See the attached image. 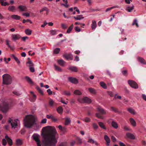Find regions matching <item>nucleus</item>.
Returning a JSON list of instances; mask_svg holds the SVG:
<instances>
[{
    "label": "nucleus",
    "instance_id": "1",
    "mask_svg": "<svg viewBox=\"0 0 146 146\" xmlns=\"http://www.w3.org/2000/svg\"><path fill=\"white\" fill-rule=\"evenodd\" d=\"M43 129L46 130V131L41 134L44 146H55L57 141L56 135L57 134V132L55 127L48 126L44 127L42 130Z\"/></svg>",
    "mask_w": 146,
    "mask_h": 146
},
{
    "label": "nucleus",
    "instance_id": "2",
    "mask_svg": "<svg viewBox=\"0 0 146 146\" xmlns=\"http://www.w3.org/2000/svg\"><path fill=\"white\" fill-rule=\"evenodd\" d=\"M37 119L32 115H27L24 119V126L27 128L31 127L33 125L36 124V121Z\"/></svg>",
    "mask_w": 146,
    "mask_h": 146
},
{
    "label": "nucleus",
    "instance_id": "3",
    "mask_svg": "<svg viewBox=\"0 0 146 146\" xmlns=\"http://www.w3.org/2000/svg\"><path fill=\"white\" fill-rule=\"evenodd\" d=\"M3 84L5 85H9L11 84L12 79L11 76L9 74H5L3 76Z\"/></svg>",
    "mask_w": 146,
    "mask_h": 146
},
{
    "label": "nucleus",
    "instance_id": "4",
    "mask_svg": "<svg viewBox=\"0 0 146 146\" xmlns=\"http://www.w3.org/2000/svg\"><path fill=\"white\" fill-rule=\"evenodd\" d=\"M9 109V104L7 101H4L0 105V110L4 113L7 112Z\"/></svg>",
    "mask_w": 146,
    "mask_h": 146
},
{
    "label": "nucleus",
    "instance_id": "5",
    "mask_svg": "<svg viewBox=\"0 0 146 146\" xmlns=\"http://www.w3.org/2000/svg\"><path fill=\"white\" fill-rule=\"evenodd\" d=\"M78 101L79 102L82 103H90L91 102V99L87 97H85L83 98H78Z\"/></svg>",
    "mask_w": 146,
    "mask_h": 146
},
{
    "label": "nucleus",
    "instance_id": "6",
    "mask_svg": "<svg viewBox=\"0 0 146 146\" xmlns=\"http://www.w3.org/2000/svg\"><path fill=\"white\" fill-rule=\"evenodd\" d=\"M128 83L130 86L133 88L137 89L138 88V86L137 84L133 80H129L128 81Z\"/></svg>",
    "mask_w": 146,
    "mask_h": 146
},
{
    "label": "nucleus",
    "instance_id": "7",
    "mask_svg": "<svg viewBox=\"0 0 146 146\" xmlns=\"http://www.w3.org/2000/svg\"><path fill=\"white\" fill-rule=\"evenodd\" d=\"M39 135H33L32 137L33 139L36 142L37 146H41L40 142L39 139Z\"/></svg>",
    "mask_w": 146,
    "mask_h": 146
},
{
    "label": "nucleus",
    "instance_id": "8",
    "mask_svg": "<svg viewBox=\"0 0 146 146\" xmlns=\"http://www.w3.org/2000/svg\"><path fill=\"white\" fill-rule=\"evenodd\" d=\"M9 119L8 122L9 123H10L12 128H14V129L18 125L17 122L16 121V120H15L14 121L15 122H13V119L11 118H9Z\"/></svg>",
    "mask_w": 146,
    "mask_h": 146
},
{
    "label": "nucleus",
    "instance_id": "9",
    "mask_svg": "<svg viewBox=\"0 0 146 146\" xmlns=\"http://www.w3.org/2000/svg\"><path fill=\"white\" fill-rule=\"evenodd\" d=\"M68 80L70 82L74 84H76L78 83V80L75 78L69 77L68 78Z\"/></svg>",
    "mask_w": 146,
    "mask_h": 146
},
{
    "label": "nucleus",
    "instance_id": "10",
    "mask_svg": "<svg viewBox=\"0 0 146 146\" xmlns=\"http://www.w3.org/2000/svg\"><path fill=\"white\" fill-rule=\"evenodd\" d=\"M5 138L7 140L9 145L10 146H11L13 145V141L12 139L9 138L7 135L5 136Z\"/></svg>",
    "mask_w": 146,
    "mask_h": 146
},
{
    "label": "nucleus",
    "instance_id": "11",
    "mask_svg": "<svg viewBox=\"0 0 146 146\" xmlns=\"http://www.w3.org/2000/svg\"><path fill=\"white\" fill-rule=\"evenodd\" d=\"M104 139L106 141V145L107 146L109 145L110 140L108 136L106 135H105L104 136Z\"/></svg>",
    "mask_w": 146,
    "mask_h": 146
},
{
    "label": "nucleus",
    "instance_id": "12",
    "mask_svg": "<svg viewBox=\"0 0 146 146\" xmlns=\"http://www.w3.org/2000/svg\"><path fill=\"white\" fill-rule=\"evenodd\" d=\"M64 58L67 60H72L73 59V56L69 54H64Z\"/></svg>",
    "mask_w": 146,
    "mask_h": 146
},
{
    "label": "nucleus",
    "instance_id": "13",
    "mask_svg": "<svg viewBox=\"0 0 146 146\" xmlns=\"http://www.w3.org/2000/svg\"><path fill=\"white\" fill-rule=\"evenodd\" d=\"M110 110L111 111L116 113H117L118 114H121V111H119L117 108L113 107H111Z\"/></svg>",
    "mask_w": 146,
    "mask_h": 146
},
{
    "label": "nucleus",
    "instance_id": "14",
    "mask_svg": "<svg viewBox=\"0 0 146 146\" xmlns=\"http://www.w3.org/2000/svg\"><path fill=\"white\" fill-rule=\"evenodd\" d=\"M138 61L140 62L141 64H146V61L143 58L139 57L137 58Z\"/></svg>",
    "mask_w": 146,
    "mask_h": 146
},
{
    "label": "nucleus",
    "instance_id": "15",
    "mask_svg": "<svg viewBox=\"0 0 146 146\" xmlns=\"http://www.w3.org/2000/svg\"><path fill=\"white\" fill-rule=\"evenodd\" d=\"M18 8L21 11H27V7L23 5H20L18 7Z\"/></svg>",
    "mask_w": 146,
    "mask_h": 146
},
{
    "label": "nucleus",
    "instance_id": "16",
    "mask_svg": "<svg viewBox=\"0 0 146 146\" xmlns=\"http://www.w3.org/2000/svg\"><path fill=\"white\" fill-rule=\"evenodd\" d=\"M64 125H68L71 122V120L70 118L67 117L64 118Z\"/></svg>",
    "mask_w": 146,
    "mask_h": 146
},
{
    "label": "nucleus",
    "instance_id": "17",
    "mask_svg": "<svg viewBox=\"0 0 146 146\" xmlns=\"http://www.w3.org/2000/svg\"><path fill=\"white\" fill-rule=\"evenodd\" d=\"M97 110L102 114H105L106 113V112L104 110L100 107H98L97 108Z\"/></svg>",
    "mask_w": 146,
    "mask_h": 146
},
{
    "label": "nucleus",
    "instance_id": "18",
    "mask_svg": "<svg viewBox=\"0 0 146 146\" xmlns=\"http://www.w3.org/2000/svg\"><path fill=\"white\" fill-rule=\"evenodd\" d=\"M134 6L132 5L131 6H128L126 8V10L128 12H130L132 11L134 9Z\"/></svg>",
    "mask_w": 146,
    "mask_h": 146
},
{
    "label": "nucleus",
    "instance_id": "19",
    "mask_svg": "<svg viewBox=\"0 0 146 146\" xmlns=\"http://www.w3.org/2000/svg\"><path fill=\"white\" fill-rule=\"evenodd\" d=\"M129 121L132 126L135 127L136 126V123L135 120L133 118H130L129 119Z\"/></svg>",
    "mask_w": 146,
    "mask_h": 146
},
{
    "label": "nucleus",
    "instance_id": "20",
    "mask_svg": "<svg viewBox=\"0 0 146 146\" xmlns=\"http://www.w3.org/2000/svg\"><path fill=\"white\" fill-rule=\"evenodd\" d=\"M127 136L129 138L132 139H135V137L134 135L130 133H128L126 134Z\"/></svg>",
    "mask_w": 146,
    "mask_h": 146
},
{
    "label": "nucleus",
    "instance_id": "21",
    "mask_svg": "<svg viewBox=\"0 0 146 146\" xmlns=\"http://www.w3.org/2000/svg\"><path fill=\"white\" fill-rule=\"evenodd\" d=\"M25 78L28 83L29 84L33 85L34 84V82L32 81V80L29 77L26 76L25 77Z\"/></svg>",
    "mask_w": 146,
    "mask_h": 146
},
{
    "label": "nucleus",
    "instance_id": "22",
    "mask_svg": "<svg viewBox=\"0 0 146 146\" xmlns=\"http://www.w3.org/2000/svg\"><path fill=\"white\" fill-rule=\"evenodd\" d=\"M56 110L59 114H61L63 113V109L62 107L59 106L57 108Z\"/></svg>",
    "mask_w": 146,
    "mask_h": 146
},
{
    "label": "nucleus",
    "instance_id": "23",
    "mask_svg": "<svg viewBox=\"0 0 146 146\" xmlns=\"http://www.w3.org/2000/svg\"><path fill=\"white\" fill-rule=\"evenodd\" d=\"M13 39L15 40H18L20 38V36L17 35H12Z\"/></svg>",
    "mask_w": 146,
    "mask_h": 146
},
{
    "label": "nucleus",
    "instance_id": "24",
    "mask_svg": "<svg viewBox=\"0 0 146 146\" xmlns=\"http://www.w3.org/2000/svg\"><path fill=\"white\" fill-rule=\"evenodd\" d=\"M96 25V21L94 20H92V23L91 24V28L93 30L95 29Z\"/></svg>",
    "mask_w": 146,
    "mask_h": 146
},
{
    "label": "nucleus",
    "instance_id": "25",
    "mask_svg": "<svg viewBox=\"0 0 146 146\" xmlns=\"http://www.w3.org/2000/svg\"><path fill=\"white\" fill-rule=\"evenodd\" d=\"M11 17L12 19L15 20H20L21 19L20 17L17 15H11Z\"/></svg>",
    "mask_w": 146,
    "mask_h": 146
},
{
    "label": "nucleus",
    "instance_id": "26",
    "mask_svg": "<svg viewBox=\"0 0 146 146\" xmlns=\"http://www.w3.org/2000/svg\"><path fill=\"white\" fill-rule=\"evenodd\" d=\"M16 9L15 7L13 6H10L9 7L8 10L11 12L14 11Z\"/></svg>",
    "mask_w": 146,
    "mask_h": 146
},
{
    "label": "nucleus",
    "instance_id": "27",
    "mask_svg": "<svg viewBox=\"0 0 146 146\" xmlns=\"http://www.w3.org/2000/svg\"><path fill=\"white\" fill-rule=\"evenodd\" d=\"M23 144V142L21 139H18L16 140V144L17 145H21Z\"/></svg>",
    "mask_w": 146,
    "mask_h": 146
},
{
    "label": "nucleus",
    "instance_id": "28",
    "mask_svg": "<svg viewBox=\"0 0 146 146\" xmlns=\"http://www.w3.org/2000/svg\"><path fill=\"white\" fill-rule=\"evenodd\" d=\"M88 142L92 144L95 143V144L96 145H98V144L97 143V142L96 141H94L92 139H89L88 141Z\"/></svg>",
    "mask_w": 146,
    "mask_h": 146
},
{
    "label": "nucleus",
    "instance_id": "29",
    "mask_svg": "<svg viewBox=\"0 0 146 146\" xmlns=\"http://www.w3.org/2000/svg\"><path fill=\"white\" fill-rule=\"evenodd\" d=\"M127 111L135 115L136 114V112L135 110L131 108H129L127 109Z\"/></svg>",
    "mask_w": 146,
    "mask_h": 146
},
{
    "label": "nucleus",
    "instance_id": "30",
    "mask_svg": "<svg viewBox=\"0 0 146 146\" xmlns=\"http://www.w3.org/2000/svg\"><path fill=\"white\" fill-rule=\"evenodd\" d=\"M0 3L2 6H5L7 5H9V3L7 2H4L3 0H0Z\"/></svg>",
    "mask_w": 146,
    "mask_h": 146
},
{
    "label": "nucleus",
    "instance_id": "31",
    "mask_svg": "<svg viewBox=\"0 0 146 146\" xmlns=\"http://www.w3.org/2000/svg\"><path fill=\"white\" fill-rule=\"evenodd\" d=\"M57 62L60 66H64V61L63 60H58Z\"/></svg>",
    "mask_w": 146,
    "mask_h": 146
},
{
    "label": "nucleus",
    "instance_id": "32",
    "mask_svg": "<svg viewBox=\"0 0 146 146\" xmlns=\"http://www.w3.org/2000/svg\"><path fill=\"white\" fill-rule=\"evenodd\" d=\"M111 125L114 128L117 129L118 127V125L117 123L114 121L111 122Z\"/></svg>",
    "mask_w": 146,
    "mask_h": 146
},
{
    "label": "nucleus",
    "instance_id": "33",
    "mask_svg": "<svg viewBox=\"0 0 146 146\" xmlns=\"http://www.w3.org/2000/svg\"><path fill=\"white\" fill-rule=\"evenodd\" d=\"M74 18L76 20H79L83 19L84 17L82 15H78L76 17L74 16Z\"/></svg>",
    "mask_w": 146,
    "mask_h": 146
},
{
    "label": "nucleus",
    "instance_id": "34",
    "mask_svg": "<svg viewBox=\"0 0 146 146\" xmlns=\"http://www.w3.org/2000/svg\"><path fill=\"white\" fill-rule=\"evenodd\" d=\"M11 56L13 57L15 61L19 64H20V61L19 60V59L15 56L14 54H11Z\"/></svg>",
    "mask_w": 146,
    "mask_h": 146
},
{
    "label": "nucleus",
    "instance_id": "35",
    "mask_svg": "<svg viewBox=\"0 0 146 146\" xmlns=\"http://www.w3.org/2000/svg\"><path fill=\"white\" fill-rule=\"evenodd\" d=\"M69 69L74 72H77L78 71L77 68L75 66L70 67L69 68Z\"/></svg>",
    "mask_w": 146,
    "mask_h": 146
},
{
    "label": "nucleus",
    "instance_id": "36",
    "mask_svg": "<svg viewBox=\"0 0 146 146\" xmlns=\"http://www.w3.org/2000/svg\"><path fill=\"white\" fill-rule=\"evenodd\" d=\"M98 124L100 127L104 129H106V128L104 125L103 123L102 122H99L98 123Z\"/></svg>",
    "mask_w": 146,
    "mask_h": 146
},
{
    "label": "nucleus",
    "instance_id": "37",
    "mask_svg": "<svg viewBox=\"0 0 146 146\" xmlns=\"http://www.w3.org/2000/svg\"><path fill=\"white\" fill-rule=\"evenodd\" d=\"M60 49L59 48H56L53 50V53L54 54H57L59 53L60 51Z\"/></svg>",
    "mask_w": 146,
    "mask_h": 146
},
{
    "label": "nucleus",
    "instance_id": "38",
    "mask_svg": "<svg viewBox=\"0 0 146 146\" xmlns=\"http://www.w3.org/2000/svg\"><path fill=\"white\" fill-rule=\"evenodd\" d=\"M89 92L92 94H96V91L94 88H89Z\"/></svg>",
    "mask_w": 146,
    "mask_h": 146
},
{
    "label": "nucleus",
    "instance_id": "39",
    "mask_svg": "<svg viewBox=\"0 0 146 146\" xmlns=\"http://www.w3.org/2000/svg\"><path fill=\"white\" fill-rule=\"evenodd\" d=\"M73 27V24H72L70 26V27L68 29L67 31H66V33H70L72 30Z\"/></svg>",
    "mask_w": 146,
    "mask_h": 146
},
{
    "label": "nucleus",
    "instance_id": "40",
    "mask_svg": "<svg viewBox=\"0 0 146 146\" xmlns=\"http://www.w3.org/2000/svg\"><path fill=\"white\" fill-rule=\"evenodd\" d=\"M36 88L40 94L42 95H43V92L42 90L38 86H37Z\"/></svg>",
    "mask_w": 146,
    "mask_h": 146
},
{
    "label": "nucleus",
    "instance_id": "41",
    "mask_svg": "<svg viewBox=\"0 0 146 146\" xmlns=\"http://www.w3.org/2000/svg\"><path fill=\"white\" fill-rule=\"evenodd\" d=\"M100 10V9H94L93 8H90L89 9V11H87V12L89 13H91V12H94L96 11H99Z\"/></svg>",
    "mask_w": 146,
    "mask_h": 146
},
{
    "label": "nucleus",
    "instance_id": "42",
    "mask_svg": "<svg viewBox=\"0 0 146 146\" xmlns=\"http://www.w3.org/2000/svg\"><path fill=\"white\" fill-rule=\"evenodd\" d=\"M54 66L55 70L58 71H61L62 70L61 68L60 67L56 65V64H54Z\"/></svg>",
    "mask_w": 146,
    "mask_h": 146
},
{
    "label": "nucleus",
    "instance_id": "43",
    "mask_svg": "<svg viewBox=\"0 0 146 146\" xmlns=\"http://www.w3.org/2000/svg\"><path fill=\"white\" fill-rule=\"evenodd\" d=\"M100 85L102 86L104 88L106 89L107 88V86L106 84L103 82H101L100 83Z\"/></svg>",
    "mask_w": 146,
    "mask_h": 146
},
{
    "label": "nucleus",
    "instance_id": "44",
    "mask_svg": "<svg viewBox=\"0 0 146 146\" xmlns=\"http://www.w3.org/2000/svg\"><path fill=\"white\" fill-rule=\"evenodd\" d=\"M27 64H28V66L29 67H31L33 66L34 64L32 61H27L26 63Z\"/></svg>",
    "mask_w": 146,
    "mask_h": 146
},
{
    "label": "nucleus",
    "instance_id": "45",
    "mask_svg": "<svg viewBox=\"0 0 146 146\" xmlns=\"http://www.w3.org/2000/svg\"><path fill=\"white\" fill-rule=\"evenodd\" d=\"M25 32L27 35H30L31 34L32 31L29 29H26L25 31Z\"/></svg>",
    "mask_w": 146,
    "mask_h": 146
},
{
    "label": "nucleus",
    "instance_id": "46",
    "mask_svg": "<svg viewBox=\"0 0 146 146\" xmlns=\"http://www.w3.org/2000/svg\"><path fill=\"white\" fill-rule=\"evenodd\" d=\"M122 74L124 76H127L128 75L127 71V70H123L121 71Z\"/></svg>",
    "mask_w": 146,
    "mask_h": 146
},
{
    "label": "nucleus",
    "instance_id": "47",
    "mask_svg": "<svg viewBox=\"0 0 146 146\" xmlns=\"http://www.w3.org/2000/svg\"><path fill=\"white\" fill-rule=\"evenodd\" d=\"M74 94L77 95H80L82 94L81 92L78 90H75L74 92Z\"/></svg>",
    "mask_w": 146,
    "mask_h": 146
},
{
    "label": "nucleus",
    "instance_id": "48",
    "mask_svg": "<svg viewBox=\"0 0 146 146\" xmlns=\"http://www.w3.org/2000/svg\"><path fill=\"white\" fill-rule=\"evenodd\" d=\"M132 25H136L137 27H138L139 25L138 23H137V21L136 19H135L134 20L133 23L132 24Z\"/></svg>",
    "mask_w": 146,
    "mask_h": 146
},
{
    "label": "nucleus",
    "instance_id": "49",
    "mask_svg": "<svg viewBox=\"0 0 146 146\" xmlns=\"http://www.w3.org/2000/svg\"><path fill=\"white\" fill-rule=\"evenodd\" d=\"M96 116L98 117V118L101 119H103V116H101V114L99 113H96Z\"/></svg>",
    "mask_w": 146,
    "mask_h": 146
},
{
    "label": "nucleus",
    "instance_id": "50",
    "mask_svg": "<svg viewBox=\"0 0 146 146\" xmlns=\"http://www.w3.org/2000/svg\"><path fill=\"white\" fill-rule=\"evenodd\" d=\"M50 32L51 35H53L56 34V31L55 30H51L50 31Z\"/></svg>",
    "mask_w": 146,
    "mask_h": 146
},
{
    "label": "nucleus",
    "instance_id": "51",
    "mask_svg": "<svg viewBox=\"0 0 146 146\" xmlns=\"http://www.w3.org/2000/svg\"><path fill=\"white\" fill-rule=\"evenodd\" d=\"M117 6H113V7H110V8H107L106 10V12H107L110 11L111 10L114 8H115L116 7H117Z\"/></svg>",
    "mask_w": 146,
    "mask_h": 146
},
{
    "label": "nucleus",
    "instance_id": "52",
    "mask_svg": "<svg viewBox=\"0 0 146 146\" xmlns=\"http://www.w3.org/2000/svg\"><path fill=\"white\" fill-rule=\"evenodd\" d=\"M13 93L17 96H19L20 95V94L18 92L16 91H13Z\"/></svg>",
    "mask_w": 146,
    "mask_h": 146
},
{
    "label": "nucleus",
    "instance_id": "53",
    "mask_svg": "<svg viewBox=\"0 0 146 146\" xmlns=\"http://www.w3.org/2000/svg\"><path fill=\"white\" fill-rule=\"evenodd\" d=\"M76 140L78 142V143L79 144H81L82 143V139L78 137H77Z\"/></svg>",
    "mask_w": 146,
    "mask_h": 146
},
{
    "label": "nucleus",
    "instance_id": "54",
    "mask_svg": "<svg viewBox=\"0 0 146 146\" xmlns=\"http://www.w3.org/2000/svg\"><path fill=\"white\" fill-rule=\"evenodd\" d=\"M54 104V101L52 100H50L49 102V105L51 106H53Z\"/></svg>",
    "mask_w": 146,
    "mask_h": 146
},
{
    "label": "nucleus",
    "instance_id": "55",
    "mask_svg": "<svg viewBox=\"0 0 146 146\" xmlns=\"http://www.w3.org/2000/svg\"><path fill=\"white\" fill-rule=\"evenodd\" d=\"M68 1L67 0H64V7H68L69 6V5L67 4Z\"/></svg>",
    "mask_w": 146,
    "mask_h": 146
},
{
    "label": "nucleus",
    "instance_id": "56",
    "mask_svg": "<svg viewBox=\"0 0 146 146\" xmlns=\"http://www.w3.org/2000/svg\"><path fill=\"white\" fill-rule=\"evenodd\" d=\"M123 129L127 131H130L131 130V129L130 128L126 126H124L123 127Z\"/></svg>",
    "mask_w": 146,
    "mask_h": 146
},
{
    "label": "nucleus",
    "instance_id": "57",
    "mask_svg": "<svg viewBox=\"0 0 146 146\" xmlns=\"http://www.w3.org/2000/svg\"><path fill=\"white\" fill-rule=\"evenodd\" d=\"M2 144L3 145H5L7 144V141L5 139H2Z\"/></svg>",
    "mask_w": 146,
    "mask_h": 146
},
{
    "label": "nucleus",
    "instance_id": "58",
    "mask_svg": "<svg viewBox=\"0 0 146 146\" xmlns=\"http://www.w3.org/2000/svg\"><path fill=\"white\" fill-rule=\"evenodd\" d=\"M29 69L30 71L32 72H35V70L33 66H32L29 67Z\"/></svg>",
    "mask_w": 146,
    "mask_h": 146
},
{
    "label": "nucleus",
    "instance_id": "59",
    "mask_svg": "<svg viewBox=\"0 0 146 146\" xmlns=\"http://www.w3.org/2000/svg\"><path fill=\"white\" fill-rule=\"evenodd\" d=\"M83 120L84 121L86 122H88L90 121V119L89 117H86L85 118V119Z\"/></svg>",
    "mask_w": 146,
    "mask_h": 146
},
{
    "label": "nucleus",
    "instance_id": "60",
    "mask_svg": "<svg viewBox=\"0 0 146 146\" xmlns=\"http://www.w3.org/2000/svg\"><path fill=\"white\" fill-rule=\"evenodd\" d=\"M58 127L59 128V129L61 131H63L64 128L61 125H59L58 126Z\"/></svg>",
    "mask_w": 146,
    "mask_h": 146
},
{
    "label": "nucleus",
    "instance_id": "61",
    "mask_svg": "<svg viewBox=\"0 0 146 146\" xmlns=\"http://www.w3.org/2000/svg\"><path fill=\"white\" fill-rule=\"evenodd\" d=\"M75 30L76 31L79 32L80 31V29L78 27H75Z\"/></svg>",
    "mask_w": 146,
    "mask_h": 146
},
{
    "label": "nucleus",
    "instance_id": "62",
    "mask_svg": "<svg viewBox=\"0 0 146 146\" xmlns=\"http://www.w3.org/2000/svg\"><path fill=\"white\" fill-rule=\"evenodd\" d=\"M44 11H47V8L46 7H44L43 8L40 10V13H41Z\"/></svg>",
    "mask_w": 146,
    "mask_h": 146
},
{
    "label": "nucleus",
    "instance_id": "63",
    "mask_svg": "<svg viewBox=\"0 0 146 146\" xmlns=\"http://www.w3.org/2000/svg\"><path fill=\"white\" fill-rule=\"evenodd\" d=\"M93 126L94 128L95 129H97L98 127V126L95 123H93Z\"/></svg>",
    "mask_w": 146,
    "mask_h": 146
},
{
    "label": "nucleus",
    "instance_id": "64",
    "mask_svg": "<svg viewBox=\"0 0 146 146\" xmlns=\"http://www.w3.org/2000/svg\"><path fill=\"white\" fill-rule=\"evenodd\" d=\"M23 16H25L27 17H29L30 16V14L29 13H23Z\"/></svg>",
    "mask_w": 146,
    "mask_h": 146
}]
</instances>
